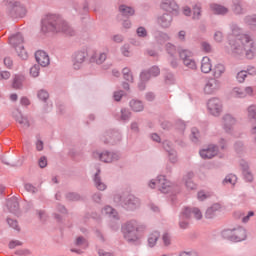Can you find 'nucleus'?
<instances>
[{"mask_svg": "<svg viewBox=\"0 0 256 256\" xmlns=\"http://www.w3.org/2000/svg\"><path fill=\"white\" fill-rule=\"evenodd\" d=\"M230 31L231 35L228 36V43L230 45V49L234 55H246L248 59H255L256 55V45L255 40L249 34H242L243 29L239 27V24L232 22L230 23ZM237 35H241L239 41L242 45L239 44L237 40Z\"/></svg>", "mask_w": 256, "mask_h": 256, "instance_id": "f257e3e1", "label": "nucleus"}, {"mask_svg": "<svg viewBox=\"0 0 256 256\" xmlns=\"http://www.w3.org/2000/svg\"><path fill=\"white\" fill-rule=\"evenodd\" d=\"M41 29L43 33H63L73 37L75 30L64 21V19L56 14H48L41 21Z\"/></svg>", "mask_w": 256, "mask_h": 256, "instance_id": "f03ea898", "label": "nucleus"}, {"mask_svg": "<svg viewBox=\"0 0 256 256\" xmlns=\"http://www.w3.org/2000/svg\"><path fill=\"white\" fill-rule=\"evenodd\" d=\"M147 226L135 219H131L122 224L121 231L123 237L127 243L132 245H137L139 241H141V237H143V233Z\"/></svg>", "mask_w": 256, "mask_h": 256, "instance_id": "7ed1b4c3", "label": "nucleus"}, {"mask_svg": "<svg viewBox=\"0 0 256 256\" xmlns=\"http://www.w3.org/2000/svg\"><path fill=\"white\" fill-rule=\"evenodd\" d=\"M5 13L9 19H23L27 16V7L17 0H6Z\"/></svg>", "mask_w": 256, "mask_h": 256, "instance_id": "20e7f679", "label": "nucleus"}, {"mask_svg": "<svg viewBox=\"0 0 256 256\" xmlns=\"http://www.w3.org/2000/svg\"><path fill=\"white\" fill-rule=\"evenodd\" d=\"M221 237L232 243H241L247 239V230L242 226H237L232 229H225L221 232Z\"/></svg>", "mask_w": 256, "mask_h": 256, "instance_id": "39448f33", "label": "nucleus"}, {"mask_svg": "<svg viewBox=\"0 0 256 256\" xmlns=\"http://www.w3.org/2000/svg\"><path fill=\"white\" fill-rule=\"evenodd\" d=\"M148 185L150 189H155V187H157L158 190L164 194L171 193V191L173 190L171 182L167 180V177H165V175H158L155 180H150Z\"/></svg>", "mask_w": 256, "mask_h": 256, "instance_id": "423d86ee", "label": "nucleus"}, {"mask_svg": "<svg viewBox=\"0 0 256 256\" xmlns=\"http://www.w3.org/2000/svg\"><path fill=\"white\" fill-rule=\"evenodd\" d=\"M92 157L94 159H98V161H102L103 163H115L121 159V153L108 150H105L103 152L94 151L92 153Z\"/></svg>", "mask_w": 256, "mask_h": 256, "instance_id": "0eeeda50", "label": "nucleus"}, {"mask_svg": "<svg viewBox=\"0 0 256 256\" xmlns=\"http://www.w3.org/2000/svg\"><path fill=\"white\" fill-rule=\"evenodd\" d=\"M121 139H123V135L119 130H107L101 137V141L106 145H117V143H121Z\"/></svg>", "mask_w": 256, "mask_h": 256, "instance_id": "6e6552de", "label": "nucleus"}, {"mask_svg": "<svg viewBox=\"0 0 256 256\" xmlns=\"http://www.w3.org/2000/svg\"><path fill=\"white\" fill-rule=\"evenodd\" d=\"M122 207H124L126 211H137V209L141 208V199L133 194H129L122 201Z\"/></svg>", "mask_w": 256, "mask_h": 256, "instance_id": "1a4fd4ad", "label": "nucleus"}, {"mask_svg": "<svg viewBox=\"0 0 256 256\" xmlns=\"http://www.w3.org/2000/svg\"><path fill=\"white\" fill-rule=\"evenodd\" d=\"M221 89V81L217 78L210 77L203 88L204 95H216Z\"/></svg>", "mask_w": 256, "mask_h": 256, "instance_id": "9d476101", "label": "nucleus"}, {"mask_svg": "<svg viewBox=\"0 0 256 256\" xmlns=\"http://www.w3.org/2000/svg\"><path fill=\"white\" fill-rule=\"evenodd\" d=\"M207 109L214 117H219L223 111V102L217 97H212L207 102Z\"/></svg>", "mask_w": 256, "mask_h": 256, "instance_id": "9b49d317", "label": "nucleus"}, {"mask_svg": "<svg viewBox=\"0 0 256 256\" xmlns=\"http://www.w3.org/2000/svg\"><path fill=\"white\" fill-rule=\"evenodd\" d=\"M87 49H82L80 51H76L73 54L72 61H73V68L76 70L81 69L83 63H85V59H87Z\"/></svg>", "mask_w": 256, "mask_h": 256, "instance_id": "f8f14e48", "label": "nucleus"}, {"mask_svg": "<svg viewBox=\"0 0 256 256\" xmlns=\"http://www.w3.org/2000/svg\"><path fill=\"white\" fill-rule=\"evenodd\" d=\"M235 123H237V120L231 114H226L222 117V129L228 135H233V126Z\"/></svg>", "mask_w": 256, "mask_h": 256, "instance_id": "ddd939ff", "label": "nucleus"}, {"mask_svg": "<svg viewBox=\"0 0 256 256\" xmlns=\"http://www.w3.org/2000/svg\"><path fill=\"white\" fill-rule=\"evenodd\" d=\"M161 9L171 15H179V4L175 0H162Z\"/></svg>", "mask_w": 256, "mask_h": 256, "instance_id": "4468645a", "label": "nucleus"}, {"mask_svg": "<svg viewBox=\"0 0 256 256\" xmlns=\"http://www.w3.org/2000/svg\"><path fill=\"white\" fill-rule=\"evenodd\" d=\"M233 97L236 99H245L247 97H253V87L247 86L245 88L235 87L232 90Z\"/></svg>", "mask_w": 256, "mask_h": 256, "instance_id": "2eb2a0df", "label": "nucleus"}, {"mask_svg": "<svg viewBox=\"0 0 256 256\" xmlns=\"http://www.w3.org/2000/svg\"><path fill=\"white\" fill-rule=\"evenodd\" d=\"M219 153V146L214 144H209L207 148L199 151L200 157L202 159H213Z\"/></svg>", "mask_w": 256, "mask_h": 256, "instance_id": "dca6fc26", "label": "nucleus"}, {"mask_svg": "<svg viewBox=\"0 0 256 256\" xmlns=\"http://www.w3.org/2000/svg\"><path fill=\"white\" fill-rule=\"evenodd\" d=\"M231 9L234 15H245L247 13V4L241 0H232Z\"/></svg>", "mask_w": 256, "mask_h": 256, "instance_id": "f3484780", "label": "nucleus"}, {"mask_svg": "<svg viewBox=\"0 0 256 256\" xmlns=\"http://www.w3.org/2000/svg\"><path fill=\"white\" fill-rule=\"evenodd\" d=\"M35 59L40 67H47L51 63L49 54L43 50L36 51Z\"/></svg>", "mask_w": 256, "mask_h": 256, "instance_id": "a211bd4d", "label": "nucleus"}, {"mask_svg": "<svg viewBox=\"0 0 256 256\" xmlns=\"http://www.w3.org/2000/svg\"><path fill=\"white\" fill-rule=\"evenodd\" d=\"M157 23L162 29H169L173 23V14L164 13L158 17Z\"/></svg>", "mask_w": 256, "mask_h": 256, "instance_id": "6ab92c4d", "label": "nucleus"}, {"mask_svg": "<svg viewBox=\"0 0 256 256\" xmlns=\"http://www.w3.org/2000/svg\"><path fill=\"white\" fill-rule=\"evenodd\" d=\"M102 215L108 217L110 221H119L121 218L119 217V212L115 210L112 206L106 205L102 208Z\"/></svg>", "mask_w": 256, "mask_h": 256, "instance_id": "aec40b11", "label": "nucleus"}, {"mask_svg": "<svg viewBox=\"0 0 256 256\" xmlns=\"http://www.w3.org/2000/svg\"><path fill=\"white\" fill-rule=\"evenodd\" d=\"M189 210H182L179 214V222L178 225L181 229H189V221H190Z\"/></svg>", "mask_w": 256, "mask_h": 256, "instance_id": "412c9836", "label": "nucleus"}, {"mask_svg": "<svg viewBox=\"0 0 256 256\" xmlns=\"http://www.w3.org/2000/svg\"><path fill=\"white\" fill-rule=\"evenodd\" d=\"M94 185L98 191H105L107 189V184L101 180V169H97L93 177Z\"/></svg>", "mask_w": 256, "mask_h": 256, "instance_id": "4be33fe9", "label": "nucleus"}, {"mask_svg": "<svg viewBox=\"0 0 256 256\" xmlns=\"http://www.w3.org/2000/svg\"><path fill=\"white\" fill-rule=\"evenodd\" d=\"M152 35L155 41H157V43H159L160 45H163V43H165L166 41L171 40V37L169 36V34L161 30H155Z\"/></svg>", "mask_w": 256, "mask_h": 256, "instance_id": "5701e85b", "label": "nucleus"}, {"mask_svg": "<svg viewBox=\"0 0 256 256\" xmlns=\"http://www.w3.org/2000/svg\"><path fill=\"white\" fill-rule=\"evenodd\" d=\"M193 177H195V174L193 172H188L183 177V181L185 183V186L190 191H193V190L197 189V184H195V182H193Z\"/></svg>", "mask_w": 256, "mask_h": 256, "instance_id": "b1692460", "label": "nucleus"}, {"mask_svg": "<svg viewBox=\"0 0 256 256\" xmlns=\"http://www.w3.org/2000/svg\"><path fill=\"white\" fill-rule=\"evenodd\" d=\"M210 9L214 15H222L223 17L229 13V8L220 4H211Z\"/></svg>", "mask_w": 256, "mask_h": 256, "instance_id": "393cba45", "label": "nucleus"}, {"mask_svg": "<svg viewBox=\"0 0 256 256\" xmlns=\"http://www.w3.org/2000/svg\"><path fill=\"white\" fill-rule=\"evenodd\" d=\"M219 211H221V204L219 203L213 204L212 206L207 208L205 212L206 219H213V217H215V215H217V212Z\"/></svg>", "mask_w": 256, "mask_h": 256, "instance_id": "a878e982", "label": "nucleus"}, {"mask_svg": "<svg viewBox=\"0 0 256 256\" xmlns=\"http://www.w3.org/2000/svg\"><path fill=\"white\" fill-rule=\"evenodd\" d=\"M201 71L202 73H211L213 71V64H211V58L204 56L201 61Z\"/></svg>", "mask_w": 256, "mask_h": 256, "instance_id": "bb28decb", "label": "nucleus"}, {"mask_svg": "<svg viewBox=\"0 0 256 256\" xmlns=\"http://www.w3.org/2000/svg\"><path fill=\"white\" fill-rule=\"evenodd\" d=\"M183 211H189L190 219H192V217H194L196 221H201L203 219V213L197 207H194V208L185 207Z\"/></svg>", "mask_w": 256, "mask_h": 256, "instance_id": "cd10ccee", "label": "nucleus"}, {"mask_svg": "<svg viewBox=\"0 0 256 256\" xmlns=\"http://www.w3.org/2000/svg\"><path fill=\"white\" fill-rule=\"evenodd\" d=\"M244 25L252 29V31H256V14H249L243 18Z\"/></svg>", "mask_w": 256, "mask_h": 256, "instance_id": "c85d7f7f", "label": "nucleus"}, {"mask_svg": "<svg viewBox=\"0 0 256 256\" xmlns=\"http://www.w3.org/2000/svg\"><path fill=\"white\" fill-rule=\"evenodd\" d=\"M9 41L10 45H12L14 49H17L18 47H21V45H23V34L16 33L10 37Z\"/></svg>", "mask_w": 256, "mask_h": 256, "instance_id": "c756f323", "label": "nucleus"}, {"mask_svg": "<svg viewBox=\"0 0 256 256\" xmlns=\"http://www.w3.org/2000/svg\"><path fill=\"white\" fill-rule=\"evenodd\" d=\"M141 74L145 75L148 80H150L151 77H159L161 74V69H159V66H152L148 70L142 71Z\"/></svg>", "mask_w": 256, "mask_h": 256, "instance_id": "7c9ffc66", "label": "nucleus"}, {"mask_svg": "<svg viewBox=\"0 0 256 256\" xmlns=\"http://www.w3.org/2000/svg\"><path fill=\"white\" fill-rule=\"evenodd\" d=\"M15 120L19 123L24 129H29V120L23 116L21 111L17 110V114H14Z\"/></svg>", "mask_w": 256, "mask_h": 256, "instance_id": "2f4dec72", "label": "nucleus"}, {"mask_svg": "<svg viewBox=\"0 0 256 256\" xmlns=\"http://www.w3.org/2000/svg\"><path fill=\"white\" fill-rule=\"evenodd\" d=\"M130 109L134 111L135 113H141L145 109V106L143 105V102L141 100H131L130 103Z\"/></svg>", "mask_w": 256, "mask_h": 256, "instance_id": "473e14b6", "label": "nucleus"}, {"mask_svg": "<svg viewBox=\"0 0 256 256\" xmlns=\"http://www.w3.org/2000/svg\"><path fill=\"white\" fill-rule=\"evenodd\" d=\"M119 12L123 17H133L135 15V9L127 5H120Z\"/></svg>", "mask_w": 256, "mask_h": 256, "instance_id": "72a5a7b5", "label": "nucleus"}, {"mask_svg": "<svg viewBox=\"0 0 256 256\" xmlns=\"http://www.w3.org/2000/svg\"><path fill=\"white\" fill-rule=\"evenodd\" d=\"M178 55L183 63V62L187 61L188 59L193 58V51H191L189 49L179 48Z\"/></svg>", "mask_w": 256, "mask_h": 256, "instance_id": "f704fd0d", "label": "nucleus"}, {"mask_svg": "<svg viewBox=\"0 0 256 256\" xmlns=\"http://www.w3.org/2000/svg\"><path fill=\"white\" fill-rule=\"evenodd\" d=\"M255 215V212L249 211L247 215L245 213L238 211L234 213L235 219H242V223H249V219Z\"/></svg>", "mask_w": 256, "mask_h": 256, "instance_id": "c9c22d12", "label": "nucleus"}, {"mask_svg": "<svg viewBox=\"0 0 256 256\" xmlns=\"http://www.w3.org/2000/svg\"><path fill=\"white\" fill-rule=\"evenodd\" d=\"M223 73H225V65L223 64H216L212 68V75L214 79H219Z\"/></svg>", "mask_w": 256, "mask_h": 256, "instance_id": "e433bc0d", "label": "nucleus"}, {"mask_svg": "<svg viewBox=\"0 0 256 256\" xmlns=\"http://www.w3.org/2000/svg\"><path fill=\"white\" fill-rule=\"evenodd\" d=\"M247 112V118L249 119L250 123L256 122V105L251 104L246 109Z\"/></svg>", "mask_w": 256, "mask_h": 256, "instance_id": "4c0bfd02", "label": "nucleus"}, {"mask_svg": "<svg viewBox=\"0 0 256 256\" xmlns=\"http://www.w3.org/2000/svg\"><path fill=\"white\" fill-rule=\"evenodd\" d=\"M25 81V76L15 75L12 82L13 89H23V82Z\"/></svg>", "mask_w": 256, "mask_h": 256, "instance_id": "58836bf2", "label": "nucleus"}, {"mask_svg": "<svg viewBox=\"0 0 256 256\" xmlns=\"http://www.w3.org/2000/svg\"><path fill=\"white\" fill-rule=\"evenodd\" d=\"M7 208L9 209L10 213H16L19 211V201H17V199L8 200Z\"/></svg>", "mask_w": 256, "mask_h": 256, "instance_id": "ea45409f", "label": "nucleus"}, {"mask_svg": "<svg viewBox=\"0 0 256 256\" xmlns=\"http://www.w3.org/2000/svg\"><path fill=\"white\" fill-rule=\"evenodd\" d=\"M157 241H159V232L155 231L148 237V246L155 247V245H157Z\"/></svg>", "mask_w": 256, "mask_h": 256, "instance_id": "a19ab883", "label": "nucleus"}, {"mask_svg": "<svg viewBox=\"0 0 256 256\" xmlns=\"http://www.w3.org/2000/svg\"><path fill=\"white\" fill-rule=\"evenodd\" d=\"M37 97L39 101H42L43 103H47V100L49 99V92L45 89H40L37 92Z\"/></svg>", "mask_w": 256, "mask_h": 256, "instance_id": "79ce46f5", "label": "nucleus"}, {"mask_svg": "<svg viewBox=\"0 0 256 256\" xmlns=\"http://www.w3.org/2000/svg\"><path fill=\"white\" fill-rule=\"evenodd\" d=\"M149 81V78L146 75L140 74V81L138 83V89L140 91H145L147 88V82Z\"/></svg>", "mask_w": 256, "mask_h": 256, "instance_id": "37998d69", "label": "nucleus"}, {"mask_svg": "<svg viewBox=\"0 0 256 256\" xmlns=\"http://www.w3.org/2000/svg\"><path fill=\"white\" fill-rule=\"evenodd\" d=\"M165 50H166V53H168V55L170 57H175V54L177 53V47L172 44V43H166L165 45Z\"/></svg>", "mask_w": 256, "mask_h": 256, "instance_id": "c03bdc74", "label": "nucleus"}, {"mask_svg": "<svg viewBox=\"0 0 256 256\" xmlns=\"http://www.w3.org/2000/svg\"><path fill=\"white\" fill-rule=\"evenodd\" d=\"M183 65L186 66L188 69H191L192 71L197 70V62L193 57L188 60H184Z\"/></svg>", "mask_w": 256, "mask_h": 256, "instance_id": "a18cd8bd", "label": "nucleus"}, {"mask_svg": "<svg viewBox=\"0 0 256 256\" xmlns=\"http://www.w3.org/2000/svg\"><path fill=\"white\" fill-rule=\"evenodd\" d=\"M200 49L203 53H213V46H211V43L207 41H202L200 43Z\"/></svg>", "mask_w": 256, "mask_h": 256, "instance_id": "49530a36", "label": "nucleus"}, {"mask_svg": "<svg viewBox=\"0 0 256 256\" xmlns=\"http://www.w3.org/2000/svg\"><path fill=\"white\" fill-rule=\"evenodd\" d=\"M211 197V192L205 191V190H200L197 193V199L198 201H207Z\"/></svg>", "mask_w": 256, "mask_h": 256, "instance_id": "de8ad7c7", "label": "nucleus"}, {"mask_svg": "<svg viewBox=\"0 0 256 256\" xmlns=\"http://www.w3.org/2000/svg\"><path fill=\"white\" fill-rule=\"evenodd\" d=\"M200 137H201V134L199 133V129L192 128L191 129V136H190V139H191L192 143H199Z\"/></svg>", "mask_w": 256, "mask_h": 256, "instance_id": "09e8293b", "label": "nucleus"}, {"mask_svg": "<svg viewBox=\"0 0 256 256\" xmlns=\"http://www.w3.org/2000/svg\"><path fill=\"white\" fill-rule=\"evenodd\" d=\"M67 201H81V195L77 192H68L65 194Z\"/></svg>", "mask_w": 256, "mask_h": 256, "instance_id": "8fccbe9b", "label": "nucleus"}, {"mask_svg": "<svg viewBox=\"0 0 256 256\" xmlns=\"http://www.w3.org/2000/svg\"><path fill=\"white\" fill-rule=\"evenodd\" d=\"M15 50L18 53V57H20V59H23L25 61L29 57L23 45L18 46Z\"/></svg>", "mask_w": 256, "mask_h": 256, "instance_id": "3c124183", "label": "nucleus"}, {"mask_svg": "<svg viewBox=\"0 0 256 256\" xmlns=\"http://www.w3.org/2000/svg\"><path fill=\"white\" fill-rule=\"evenodd\" d=\"M136 35L137 37H139L140 39H145V37H147L149 35V33L147 32V29L143 26H139L136 29Z\"/></svg>", "mask_w": 256, "mask_h": 256, "instance_id": "603ef678", "label": "nucleus"}, {"mask_svg": "<svg viewBox=\"0 0 256 256\" xmlns=\"http://www.w3.org/2000/svg\"><path fill=\"white\" fill-rule=\"evenodd\" d=\"M40 71H41V66H39V64H34L30 68V75H31V77H33L34 79L39 77Z\"/></svg>", "mask_w": 256, "mask_h": 256, "instance_id": "864d4df0", "label": "nucleus"}, {"mask_svg": "<svg viewBox=\"0 0 256 256\" xmlns=\"http://www.w3.org/2000/svg\"><path fill=\"white\" fill-rule=\"evenodd\" d=\"M120 113H121V116H120L121 121H129V119H131V111H129V109L122 108Z\"/></svg>", "mask_w": 256, "mask_h": 256, "instance_id": "5fc2aeb1", "label": "nucleus"}, {"mask_svg": "<svg viewBox=\"0 0 256 256\" xmlns=\"http://www.w3.org/2000/svg\"><path fill=\"white\" fill-rule=\"evenodd\" d=\"M245 79H247V72L245 70H241L236 75V81L238 83H245Z\"/></svg>", "mask_w": 256, "mask_h": 256, "instance_id": "6e6d98bb", "label": "nucleus"}, {"mask_svg": "<svg viewBox=\"0 0 256 256\" xmlns=\"http://www.w3.org/2000/svg\"><path fill=\"white\" fill-rule=\"evenodd\" d=\"M0 161L4 164L7 165L8 167H17V163L15 162H11V160H9V157L3 155L0 157Z\"/></svg>", "mask_w": 256, "mask_h": 256, "instance_id": "4d7b16f0", "label": "nucleus"}, {"mask_svg": "<svg viewBox=\"0 0 256 256\" xmlns=\"http://www.w3.org/2000/svg\"><path fill=\"white\" fill-rule=\"evenodd\" d=\"M235 181H237V176L235 175H228L223 180V185H235Z\"/></svg>", "mask_w": 256, "mask_h": 256, "instance_id": "13d9d810", "label": "nucleus"}, {"mask_svg": "<svg viewBox=\"0 0 256 256\" xmlns=\"http://www.w3.org/2000/svg\"><path fill=\"white\" fill-rule=\"evenodd\" d=\"M131 47L129 46V44H124L121 48L120 51L122 53V55L124 57H131V51H130Z\"/></svg>", "mask_w": 256, "mask_h": 256, "instance_id": "bf43d9fd", "label": "nucleus"}, {"mask_svg": "<svg viewBox=\"0 0 256 256\" xmlns=\"http://www.w3.org/2000/svg\"><path fill=\"white\" fill-rule=\"evenodd\" d=\"M234 149H235L236 153H243V151L245 149V144L243 143V141H236L234 143Z\"/></svg>", "mask_w": 256, "mask_h": 256, "instance_id": "052dcab7", "label": "nucleus"}, {"mask_svg": "<svg viewBox=\"0 0 256 256\" xmlns=\"http://www.w3.org/2000/svg\"><path fill=\"white\" fill-rule=\"evenodd\" d=\"M75 245H76L77 247H82V245H83L84 247H87L89 244H88V242H87V239H85V237L79 236V237L76 239V241H75Z\"/></svg>", "mask_w": 256, "mask_h": 256, "instance_id": "680f3d73", "label": "nucleus"}, {"mask_svg": "<svg viewBox=\"0 0 256 256\" xmlns=\"http://www.w3.org/2000/svg\"><path fill=\"white\" fill-rule=\"evenodd\" d=\"M107 60V53L102 52L98 56H96V63L97 65H102Z\"/></svg>", "mask_w": 256, "mask_h": 256, "instance_id": "e2e57ef3", "label": "nucleus"}, {"mask_svg": "<svg viewBox=\"0 0 256 256\" xmlns=\"http://www.w3.org/2000/svg\"><path fill=\"white\" fill-rule=\"evenodd\" d=\"M7 223L9 225V227H11L12 229H15V231H20L19 224L17 223V220L8 218Z\"/></svg>", "mask_w": 256, "mask_h": 256, "instance_id": "0e129e2a", "label": "nucleus"}, {"mask_svg": "<svg viewBox=\"0 0 256 256\" xmlns=\"http://www.w3.org/2000/svg\"><path fill=\"white\" fill-rule=\"evenodd\" d=\"M24 189H25V191H27L28 193H32V194L37 193V187L33 186V184H31V183H26V184L24 185Z\"/></svg>", "mask_w": 256, "mask_h": 256, "instance_id": "69168bd1", "label": "nucleus"}, {"mask_svg": "<svg viewBox=\"0 0 256 256\" xmlns=\"http://www.w3.org/2000/svg\"><path fill=\"white\" fill-rule=\"evenodd\" d=\"M168 157H169V161L171 163H177V161L179 160L177 158V151L176 150L170 151V153H168Z\"/></svg>", "mask_w": 256, "mask_h": 256, "instance_id": "338daca9", "label": "nucleus"}, {"mask_svg": "<svg viewBox=\"0 0 256 256\" xmlns=\"http://www.w3.org/2000/svg\"><path fill=\"white\" fill-rule=\"evenodd\" d=\"M251 128H250V135L253 136L254 143H256V122H250Z\"/></svg>", "mask_w": 256, "mask_h": 256, "instance_id": "774afa93", "label": "nucleus"}]
</instances>
